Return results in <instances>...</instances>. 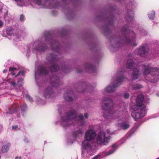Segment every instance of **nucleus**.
Masks as SVG:
<instances>
[{"label": "nucleus", "mask_w": 159, "mask_h": 159, "mask_svg": "<svg viewBox=\"0 0 159 159\" xmlns=\"http://www.w3.org/2000/svg\"><path fill=\"white\" fill-rule=\"evenodd\" d=\"M20 20H21V21H22L24 19V16L22 15H20Z\"/></svg>", "instance_id": "obj_28"}, {"label": "nucleus", "mask_w": 159, "mask_h": 159, "mask_svg": "<svg viewBox=\"0 0 159 159\" xmlns=\"http://www.w3.org/2000/svg\"><path fill=\"white\" fill-rule=\"evenodd\" d=\"M38 50H39V51H41V52H42V51H44V49H41L40 48H39V49H38Z\"/></svg>", "instance_id": "obj_36"}, {"label": "nucleus", "mask_w": 159, "mask_h": 159, "mask_svg": "<svg viewBox=\"0 0 159 159\" xmlns=\"http://www.w3.org/2000/svg\"><path fill=\"white\" fill-rule=\"evenodd\" d=\"M15 159H22L21 157H17L15 158Z\"/></svg>", "instance_id": "obj_34"}, {"label": "nucleus", "mask_w": 159, "mask_h": 159, "mask_svg": "<svg viewBox=\"0 0 159 159\" xmlns=\"http://www.w3.org/2000/svg\"><path fill=\"white\" fill-rule=\"evenodd\" d=\"M155 12L154 11H152L149 12L148 14V16L150 19L153 20L154 17Z\"/></svg>", "instance_id": "obj_18"}, {"label": "nucleus", "mask_w": 159, "mask_h": 159, "mask_svg": "<svg viewBox=\"0 0 159 159\" xmlns=\"http://www.w3.org/2000/svg\"><path fill=\"white\" fill-rule=\"evenodd\" d=\"M70 96L69 94L66 93L64 95V97L66 100L68 101H71L72 100V98Z\"/></svg>", "instance_id": "obj_16"}, {"label": "nucleus", "mask_w": 159, "mask_h": 159, "mask_svg": "<svg viewBox=\"0 0 159 159\" xmlns=\"http://www.w3.org/2000/svg\"><path fill=\"white\" fill-rule=\"evenodd\" d=\"M129 43L133 46H135L137 45V43L134 41V40L133 39Z\"/></svg>", "instance_id": "obj_21"}, {"label": "nucleus", "mask_w": 159, "mask_h": 159, "mask_svg": "<svg viewBox=\"0 0 159 159\" xmlns=\"http://www.w3.org/2000/svg\"><path fill=\"white\" fill-rule=\"evenodd\" d=\"M3 24V22L1 20H0V28H1V27L2 26Z\"/></svg>", "instance_id": "obj_29"}, {"label": "nucleus", "mask_w": 159, "mask_h": 159, "mask_svg": "<svg viewBox=\"0 0 159 159\" xmlns=\"http://www.w3.org/2000/svg\"><path fill=\"white\" fill-rule=\"evenodd\" d=\"M96 140L98 144L107 145L109 142L111 138L110 137H106L104 132H101L96 136Z\"/></svg>", "instance_id": "obj_8"}, {"label": "nucleus", "mask_w": 159, "mask_h": 159, "mask_svg": "<svg viewBox=\"0 0 159 159\" xmlns=\"http://www.w3.org/2000/svg\"><path fill=\"white\" fill-rule=\"evenodd\" d=\"M47 73V71L45 68L40 67L39 69V70L38 72H36L35 75H36L39 74L41 76L42 75H46Z\"/></svg>", "instance_id": "obj_11"}, {"label": "nucleus", "mask_w": 159, "mask_h": 159, "mask_svg": "<svg viewBox=\"0 0 159 159\" xmlns=\"http://www.w3.org/2000/svg\"><path fill=\"white\" fill-rule=\"evenodd\" d=\"M139 75V70L137 69H135L133 70L132 77L133 79H136L138 77Z\"/></svg>", "instance_id": "obj_12"}, {"label": "nucleus", "mask_w": 159, "mask_h": 159, "mask_svg": "<svg viewBox=\"0 0 159 159\" xmlns=\"http://www.w3.org/2000/svg\"><path fill=\"white\" fill-rule=\"evenodd\" d=\"M9 71L11 72V74L8 75L7 80L11 86L15 87L16 85V81L17 80L16 77L19 75L21 74L23 75L24 74L25 71L23 70L18 72V71L16 68L11 67L9 68Z\"/></svg>", "instance_id": "obj_6"}, {"label": "nucleus", "mask_w": 159, "mask_h": 159, "mask_svg": "<svg viewBox=\"0 0 159 159\" xmlns=\"http://www.w3.org/2000/svg\"><path fill=\"white\" fill-rule=\"evenodd\" d=\"M128 18H129H129H128L127 19V20L128 21H130L133 18V17H132V16H131L130 17H128Z\"/></svg>", "instance_id": "obj_30"}, {"label": "nucleus", "mask_w": 159, "mask_h": 159, "mask_svg": "<svg viewBox=\"0 0 159 159\" xmlns=\"http://www.w3.org/2000/svg\"><path fill=\"white\" fill-rule=\"evenodd\" d=\"M17 2V4L18 5L20 6H23L25 4V0H14Z\"/></svg>", "instance_id": "obj_17"}, {"label": "nucleus", "mask_w": 159, "mask_h": 159, "mask_svg": "<svg viewBox=\"0 0 159 159\" xmlns=\"http://www.w3.org/2000/svg\"><path fill=\"white\" fill-rule=\"evenodd\" d=\"M5 6H4V7H3V8H2V9H1L0 10L2 12V11H3V8H5Z\"/></svg>", "instance_id": "obj_37"}, {"label": "nucleus", "mask_w": 159, "mask_h": 159, "mask_svg": "<svg viewBox=\"0 0 159 159\" xmlns=\"http://www.w3.org/2000/svg\"><path fill=\"white\" fill-rule=\"evenodd\" d=\"M84 118L82 115L80 114L77 116L75 112L70 111L67 113L65 116L61 117V123L62 126L65 127L71 124H75L77 122L80 125L83 126L85 122Z\"/></svg>", "instance_id": "obj_3"}, {"label": "nucleus", "mask_w": 159, "mask_h": 159, "mask_svg": "<svg viewBox=\"0 0 159 159\" xmlns=\"http://www.w3.org/2000/svg\"><path fill=\"white\" fill-rule=\"evenodd\" d=\"M7 71V70H5V69L4 70H3V72L4 73H6Z\"/></svg>", "instance_id": "obj_38"}, {"label": "nucleus", "mask_w": 159, "mask_h": 159, "mask_svg": "<svg viewBox=\"0 0 159 159\" xmlns=\"http://www.w3.org/2000/svg\"><path fill=\"white\" fill-rule=\"evenodd\" d=\"M36 3L38 5H41V3L40 2H39V1H37L36 2Z\"/></svg>", "instance_id": "obj_33"}, {"label": "nucleus", "mask_w": 159, "mask_h": 159, "mask_svg": "<svg viewBox=\"0 0 159 159\" xmlns=\"http://www.w3.org/2000/svg\"><path fill=\"white\" fill-rule=\"evenodd\" d=\"M116 148L114 145H113L112 146V147L111 148V150H110V151L107 154H106V156L109 155L111 154H112V153H113L116 150Z\"/></svg>", "instance_id": "obj_19"}, {"label": "nucleus", "mask_w": 159, "mask_h": 159, "mask_svg": "<svg viewBox=\"0 0 159 159\" xmlns=\"http://www.w3.org/2000/svg\"><path fill=\"white\" fill-rule=\"evenodd\" d=\"M102 105L105 111L103 114L105 118H110V116L113 114V101L109 98H104L102 101Z\"/></svg>", "instance_id": "obj_5"}, {"label": "nucleus", "mask_w": 159, "mask_h": 159, "mask_svg": "<svg viewBox=\"0 0 159 159\" xmlns=\"http://www.w3.org/2000/svg\"><path fill=\"white\" fill-rule=\"evenodd\" d=\"M134 65L133 61L131 59H129L127 63L126 67L128 69H130Z\"/></svg>", "instance_id": "obj_14"}, {"label": "nucleus", "mask_w": 159, "mask_h": 159, "mask_svg": "<svg viewBox=\"0 0 159 159\" xmlns=\"http://www.w3.org/2000/svg\"><path fill=\"white\" fill-rule=\"evenodd\" d=\"M98 157H99V156H96V157H94V158H93L92 159H96Z\"/></svg>", "instance_id": "obj_35"}, {"label": "nucleus", "mask_w": 159, "mask_h": 159, "mask_svg": "<svg viewBox=\"0 0 159 159\" xmlns=\"http://www.w3.org/2000/svg\"><path fill=\"white\" fill-rule=\"evenodd\" d=\"M106 131H107V133L109 134H111V135L113 134V133H112L110 132V130L109 129H107L106 130Z\"/></svg>", "instance_id": "obj_27"}, {"label": "nucleus", "mask_w": 159, "mask_h": 159, "mask_svg": "<svg viewBox=\"0 0 159 159\" xmlns=\"http://www.w3.org/2000/svg\"><path fill=\"white\" fill-rule=\"evenodd\" d=\"M7 33L8 35L12 36L13 35V30L11 27H8L7 29Z\"/></svg>", "instance_id": "obj_15"}, {"label": "nucleus", "mask_w": 159, "mask_h": 159, "mask_svg": "<svg viewBox=\"0 0 159 159\" xmlns=\"http://www.w3.org/2000/svg\"><path fill=\"white\" fill-rule=\"evenodd\" d=\"M51 69L52 71H56L57 70V66L55 65H54L52 66Z\"/></svg>", "instance_id": "obj_22"}, {"label": "nucleus", "mask_w": 159, "mask_h": 159, "mask_svg": "<svg viewBox=\"0 0 159 159\" xmlns=\"http://www.w3.org/2000/svg\"><path fill=\"white\" fill-rule=\"evenodd\" d=\"M118 126L120 127L121 129L125 130L128 129L130 125L128 123L124 122L121 123H119L118 124Z\"/></svg>", "instance_id": "obj_10"}, {"label": "nucleus", "mask_w": 159, "mask_h": 159, "mask_svg": "<svg viewBox=\"0 0 159 159\" xmlns=\"http://www.w3.org/2000/svg\"><path fill=\"white\" fill-rule=\"evenodd\" d=\"M51 91V89L50 88H48L47 89L45 92L46 93H47L48 94H49L50 93V92Z\"/></svg>", "instance_id": "obj_25"}, {"label": "nucleus", "mask_w": 159, "mask_h": 159, "mask_svg": "<svg viewBox=\"0 0 159 159\" xmlns=\"http://www.w3.org/2000/svg\"><path fill=\"white\" fill-rule=\"evenodd\" d=\"M148 50L146 48L142 47L139 49L138 53L142 56H144L148 53Z\"/></svg>", "instance_id": "obj_9"}, {"label": "nucleus", "mask_w": 159, "mask_h": 159, "mask_svg": "<svg viewBox=\"0 0 159 159\" xmlns=\"http://www.w3.org/2000/svg\"><path fill=\"white\" fill-rule=\"evenodd\" d=\"M142 87V86L141 85L139 84H136L134 85L133 86V89H138Z\"/></svg>", "instance_id": "obj_20"}, {"label": "nucleus", "mask_w": 159, "mask_h": 159, "mask_svg": "<svg viewBox=\"0 0 159 159\" xmlns=\"http://www.w3.org/2000/svg\"><path fill=\"white\" fill-rule=\"evenodd\" d=\"M129 94L128 93H125L124 95V97L125 98H128L129 97Z\"/></svg>", "instance_id": "obj_26"}, {"label": "nucleus", "mask_w": 159, "mask_h": 159, "mask_svg": "<svg viewBox=\"0 0 159 159\" xmlns=\"http://www.w3.org/2000/svg\"><path fill=\"white\" fill-rule=\"evenodd\" d=\"M84 116L86 119H87L88 117V115L87 113H85L84 114Z\"/></svg>", "instance_id": "obj_32"}, {"label": "nucleus", "mask_w": 159, "mask_h": 159, "mask_svg": "<svg viewBox=\"0 0 159 159\" xmlns=\"http://www.w3.org/2000/svg\"><path fill=\"white\" fill-rule=\"evenodd\" d=\"M18 128L17 126H13L12 127V129H16Z\"/></svg>", "instance_id": "obj_31"}, {"label": "nucleus", "mask_w": 159, "mask_h": 159, "mask_svg": "<svg viewBox=\"0 0 159 159\" xmlns=\"http://www.w3.org/2000/svg\"><path fill=\"white\" fill-rule=\"evenodd\" d=\"M27 109V106L26 105H23L21 108V110L22 111H25Z\"/></svg>", "instance_id": "obj_24"}, {"label": "nucleus", "mask_w": 159, "mask_h": 159, "mask_svg": "<svg viewBox=\"0 0 159 159\" xmlns=\"http://www.w3.org/2000/svg\"><path fill=\"white\" fill-rule=\"evenodd\" d=\"M142 68L143 73L146 80L153 83L157 81L158 79L155 76L159 75V69L152 67L149 65L143 66Z\"/></svg>", "instance_id": "obj_4"}, {"label": "nucleus", "mask_w": 159, "mask_h": 159, "mask_svg": "<svg viewBox=\"0 0 159 159\" xmlns=\"http://www.w3.org/2000/svg\"><path fill=\"white\" fill-rule=\"evenodd\" d=\"M95 136L96 132L93 129H88L85 132V140L82 144L84 151L82 154L84 157H89L90 156L93 155V153L95 152L96 150L89 142L93 140Z\"/></svg>", "instance_id": "obj_2"}, {"label": "nucleus", "mask_w": 159, "mask_h": 159, "mask_svg": "<svg viewBox=\"0 0 159 159\" xmlns=\"http://www.w3.org/2000/svg\"><path fill=\"white\" fill-rule=\"evenodd\" d=\"M123 79L122 76L116 77V78H113L112 80V82H111V84L106 87L105 91L108 93L113 92L116 87L118 85L120 84L122 81V80Z\"/></svg>", "instance_id": "obj_7"}, {"label": "nucleus", "mask_w": 159, "mask_h": 159, "mask_svg": "<svg viewBox=\"0 0 159 159\" xmlns=\"http://www.w3.org/2000/svg\"><path fill=\"white\" fill-rule=\"evenodd\" d=\"M143 95H139L135 102L131 104L130 108L132 112L131 116L136 121L143 117L146 114V107L143 103Z\"/></svg>", "instance_id": "obj_1"}, {"label": "nucleus", "mask_w": 159, "mask_h": 159, "mask_svg": "<svg viewBox=\"0 0 159 159\" xmlns=\"http://www.w3.org/2000/svg\"><path fill=\"white\" fill-rule=\"evenodd\" d=\"M10 144L9 143H8L6 145L3 146L2 148V152L3 153H6L7 152L9 149V147L10 146Z\"/></svg>", "instance_id": "obj_13"}, {"label": "nucleus", "mask_w": 159, "mask_h": 159, "mask_svg": "<svg viewBox=\"0 0 159 159\" xmlns=\"http://www.w3.org/2000/svg\"><path fill=\"white\" fill-rule=\"evenodd\" d=\"M23 79L22 78H20V79L17 82V84L19 85V86H21L22 85V81L23 80Z\"/></svg>", "instance_id": "obj_23"}]
</instances>
